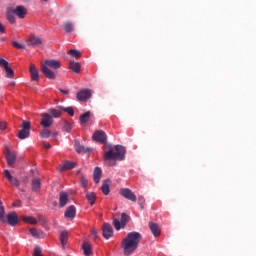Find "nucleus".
Returning <instances> with one entry per match:
<instances>
[{"label": "nucleus", "mask_w": 256, "mask_h": 256, "mask_svg": "<svg viewBox=\"0 0 256 256\" xmlns=\"http://www.w3.org/2000/svg\"><path fill=\"white\" fill-rule=\"evenodd\" d=\"M149 229L154 237H159V235H161V228H159V224L155 222H149Z\"/></svg>", "instance_id": "f3484780"}, {"label": "nucleus", "mask_w": 256, "mask_h": 256, "mask_svg": "<svg viewBox=\"0 0 256 256\" xmlns=\"http://www.w3.org/2000/svg\"><path fill=\"white\" fill-rule=\"evenodd\" d=\"M125 153H127V150L122 145H116L115 147L109 144L105 145L104 161L109 167H113L115 161H123V159H125Z\"/></svg>", "instance_id": "f257e3e1"}, {"label": "nucleus", "mask_w": 256, "mask_h": 256, "mask_svg": "<svg viewBox=\"0 0 256 256\" xmlns=\"http://www.w3.org/2000/svg\"><path fill=\"white\" fill-rule=\"evenodd\" d=\"M13 47H15V49H21V50H25V44H20L19 42H12Z\"/></svg>", "instance_id": "79ce46f5"}, {"label": "nucleus", "mask_w": 256, "mask_h": 256, "mask_svg": "<svg viewBox=\"0 0 256 256\" xmlns=\"http://www.w3.org/2000/svg\"><path fill=\"white\" fill-rule=\"evenodd\" d=\"M29 72L32 81H39V70L37 69L35 64H30Z\"/></svg>", "instance_id": "2eb2a0df"}, {"label": "nucleus", "mask_w": 256, "mask_h": 256, "mask_svg": "<svg viewBox=\"0 0 256 256\" xmlns=\"http://www.w3.org/2000/svg\"><path fill=\"white\" fill-rule=\"evenodd\" d=\"M40 137H42V139H49V137H51V131L44 129L40 132Z\"/></svg>", "instance_id": "4c0bfd02"}, {"label": "nucleus", "mask_w": 256, "mask_h": 256, "mask_svg": "<svg viewBox=\"0 0 256 256\" xmlns=\"http://www.w3.org/2000/svg\"><path fill=\"white\" fill-rule=\"evenodd\" d=\"M10 87H15V81L10 82Z\"/></svg>", "instance_id": "864d4df0"}, {"label": "nucleus", "mask_w": 256, "mask_h": 256, "mask_svg": "<svg viewBox=\"0 0 256 256\" xmlns=\"http://www.w3.org/2000/svg\"><path fill=\"white\" fill-rule=\"evenodd\" d=\"M13 207H21V201H16L13 203Z\"/></svg>", "instance_id": "603ef678"}, {"label": "nucleus", "mask_w": 256, "mask_h": 256, "mask_svg": "<svg viewBox=\"0 0 256 256\" xmlns=\"http://www.w3.org/2000/svg\"><path fill=\"white\" fill-rule=\"evenodd\" d=\"M82 249L84 251V255L89 256L93 253V251H91V244H89V242H84L82 244Z\"/></svg>", "instance_id": "c756f323"}, {"label": "nucleus", "mask_w": 256, "mask_h": 256, "mask_svg": "<svg viewBox=\"0 0 256 256\" xmlns=\"http://www.w3.org/2000/svg\"><path fill=\"white\" fill-rule=\"evenodd\" d=\"M103 174V171L100 167H96L93 172V179L95 183H99L101 181V175Z\"/></svg>", "instance_id": "b1692460"}, {"label": "nucleus", "mask_w": 256, "mask_h": 256, "mask_svg": "<svg viewBox=\"0 0 256 256\" xmlns=\"http://www.w3.org/2000/svg\"><path fill=\"white\" fill-rule=\"evenodd\" d=\"M75 150L77 151V153H92L93 152V148L85 147V146L81 145L80 143L75 144Z\"/></svg>", "instance_id": "aec40b11"}, {"label": "nucleus", "mask_w": 256, "mask_h": 256, "mask_svg": "<svg viewBox=\"0 0 256 256\" xmlns=\"http://www.w3.org/2000/svg\"><path fill=\"white\" fill-rule=\"evenodd\" d=\"M58 109L64 111L65 113H68V115H70V117H73V115H75V110L71 106L70 107L59 106Z\"/></svg>", "instance_id": "473e14b6"}, {"label": "nucleus", "mask_w": 256, "mask_h": 256, "mask_svg": "<svg viewBox=\"0 0 256 256\" xmlns=\"http://www.w3.org/2000/svg\"><path fill=\"white\" fill-rule=\"evenodd\" d=\"M57 135H59V132H54L53 133V137H57Z\"/></svg>", "instance_id": "5fc2aeb1"}, {"label": "nucleus", "mask_w": 256, "mask_h": 256, "mask_svg": "<svg viewBox=\"0 0 256 256\" xmlns=\"http://www.w3.org/2000/svg\"><path fill=\"white\" fill-rule=\"evenodd\" d=\"M113 226L116 229V231H121V229H123V224L121 223V220L117 218L113 219Z\"/></svg>", "instance_id": "c9c22d12"}, {"label": "nucleus", "mask_w": 256, "mask_h": 256, "mask_svg": "<svg viewBox=\"0 0 256 256\" xmlns=\"http://www.w3.org/2000/svg\"><path fill=\"white\" fill-rule=\"evenodd\" d=\"M102 235L104 239H111L113 237V226L109 223H104L102 226Z\"/></svg>", "instance_id": "9d476101"}, {"label": "nucleus", "mask_w": 256, "mask_h": 256, "mask_svg": "<svg viewBox=\"0 0 256 256\" xmlns=\"http://www.w3.org/2000/svg\"><path fill=\"white\" fill-rule=\"evenodd\" d=\"M60 93H62L63 95H69V89H59Z\"/></svg>", "instance_id": "09e8293b"}, {"label": "nucleus", "mask_w": 256, "mask_h": 256, "mask_svg": "<svg viewBox=\"0 0 256 256\" xmlns=\"http://www.w3.org/2000/svg\"><path fill=\"white\" fill-rule=\"evenodd\" d=\"M4 175L6 177V179L11 183V185H13L14 187H19V180L15 177H13L11 175V173L9 172V170H5L4 171Z\"/></svg>", "instance_id": "a211bd4d"}, {"label": "nucleus", "mask_w": 256, "mask_h": 256, "mask_svg": "<svg viewBox=\"0 0 256 256\" xmlns=\"http://www.w3.org/2000/svg\"><path fill=\"white\" fill-rule=\"evenodd\" d=\"M87 185H89V181L87 180V178L85 176L81 177V187H87Z\"/></svg>", "instance_id": "a18cd8bd"}, {"label": "nucleus", "mask_w": 256, "mask_h": 256, "mask_svg": "<svg viewBox=\"0 0 256 256\" xmlns=\"http://www.w3.org/2000/svg\"><path fill=\"white\" fill-rule=\"evenodd\" d=\"M6 19H7V21H9V23H11L13 25V23H15V13H13V11L7 12Z\"/></svg>", "instance_id": "e433bc0d"}, {"label": "nucleus", "mask_w": 256, "mask_h": 256, "mask_svg": "<svg viewBox=\"0 0 256 256\" xmlns=\"http://www.w3.org/2000/svg\"><path fill=\"white\" fill-rule=\"evenodd\" d=\"M33 256H43V254L41 253V247L35 246Z\"/></svg>", "instance_id": "c03bdc74"}, {"label": "nucleus", "mask_w": 256, "mask_h": 256, "mask_svg": "<svg viewBox=\"0 0 256 256\" xmlns=\"http://www.w3.org/2000/svg\"><path fill=\"white\" fill-rule=\"evenodd\" d=\"M67 169H75V163L66 161V162L61 166V170H62V171H65V170H67Z\"/></svg>", "instance_id": "f704fd0d"}, {"label": "nucleus", "mask_w": 256, "mask_h": 256, "mask_svg": "<svg viewBox=\"0 0 256 256\" xmlns=\"http://www.w3.org/2000/svg\"><path fill=\"white\" fill-rule=\"evenodd\" d=\"M69 69L74 73H79L81 71V64L79 62H70Z\"/></svg>", "instance_id": "393cba45"}, {"label": "nucleus", "mask_w": 256, "mask_h": 256, "mask_svg": "<svg viewBox=\"0 0 256 256\" xmlns=\"http://www.w3.org/2000/svg\"><path fill=\"white\" fill-rule=\"evenodd\" d=\"M12 11L14 15H17V17H19V19H25V15H27V9L24 6H17Z\"/></svg>", "instance_id": "dca6fc26"}, {"label": "nucleus", "mask_w": 256, "mask_h": 256, "mask_svg": "<svg viewBox=\"0 0 256 256\" xmlns=\"http://www.w3.org/2000/svg\"><path fill=\"white\" fill-rule=\"evenodd\" d=\"M109 185H111V180L110 179H106L103 181L102 183V186H101V190H102V193L104 195H109L110 193V188H109Z\"/></svg>", "instance_id": "5701e85b"}, {"label": "nucleus", "mask_w": 256, "mask_h": 256, "mask_svg": "<svg viewBox=\"0 0 256 256\" xmlns=\"http://www.w3.org/2000/svg\"><path fill=\"white\" fill-rule=\"evenodd\" d=\"M90 117H91V112H85L84 114H82L79 119L81 125H85L86 123H88Z\"/></svg>", "instance_id": "c85d7f7f"}, {"label": "nucleus", "mask_w": 256, "mask_h": 256, "mask_svg": "<svg viewBox=\"0 0 256 256\" xmlns=\"http://www.w3.org/2000/svg\"><path fill=\"white\" fill-rule=\"evenodd\" d=\"M42 120L40 122V125L44 127V129H48V127H51L53 125V116L49 113H43L41 114Z\"/></svg>", "instance_id": "6e6552de"}, {"label": "nucleus", "mask_w": 256, "mask_h": 256, "mask_svg": "<svg viewBox=\"0 0 256 256\" xmlns=\"http://www.w3.org/2000/svg\"><path fill=\"white\" fill-rule=\"evenodd\" d=\"M6 161L9 167H13V165H15V161H17V154H15V152H11L9 147H6Z\"/></svg>", "instance_id": "9b49d317"}, {"label": "nucleus", "mask_w": 256, "mask_h": 256, "mask_svg": "<svg viewBox=\"0 0 256 256\" xmlns=\"http://www.w3.org/2000/svg\"><path fill=\"white\" fill-rule=\"evenodd\" d=\"M6 223H8V225H11V227H15V225L19 223V220L17 218V212L9 213L6 217Z\"/></svg>", "instance_id": "ddd939ff"}, {"label": "nucleus", "mask_w": 256, "mask_h": 256, "mask_svg": "<svg viewBox=\"0 0 256 256\" xmlns=\"http://www.w3.org/2000/svg\"><path fill=\"white\" fill-rule=\"evenodd\" d=\"M76 213H77L76 208L73 205H71L66 209L64 213V217H66V219H75Z\"/></svg>", "instance_id": "6ab92c4d"}, {"label": "nucleus", "mask_w": 256, "mask_h": 256, "mask_svg": "<svg viewBox=\"0 0 256 256\" xmlns=\"http://www.w3.org/2000/svg\"><path fill=\"white\" fill-rule=\"evenodd\" d=\"M0 33H5V26L0 22Z\"/></svg>", "instance_id": "3c124183"}, {"label": "nucleus", "mask_w": 256, "mask_h": 256, "mask_svg": "<svg viewBox=\"0 0 256 256\" xmlns=\"http://www.w3.org/2000/svg\"><path fill=\"white\" fill-rule=\"evenodd\" d=\"M138 204L140 205L141 209H144V207H145V197L139 196L138 197Z\"/></svg>", "instance_id": "37998d69"}, {"label": "nucleus", "mask_w": 256, "mask_h": 256, "mask_svg": "<svg viewBox=\"0 0 256 256\" xmlns=\"http://www.w3.org/2000/svg\"><path fill=\"white\" fill-rule=\"evenodd\" d=\"M120 195H122V197L125 199H128V201H132L133 203L137 201V196L129 188H122L120 190Z\"/></svg>", "instance_id": "0eeeda50"}, {"label": "nucleus", "mask_w": 256, "mask_h": 256, "mask_svg": "<svg viewBox=\"0 0 256 256\" xmlns=\"http://www.w3.org/2000/svg\"><path fill=\"white\" fill-rule=\"evenodd\" d=\"M44 149H51V144L49 142H43Z\"/></svg>", "instance_id": "8fccbe9b"}, {"label": "nucleus", "mask_w": 256, "mask_h": 256, "mask_svg": "<svg viewBox=\"0 0 256 256\" xmlns=\"http://www.w3.org/2000/svg\"><path fill=\"white\" fill-rule=\"evenodd\" d=\"M43 1H47V0H43Z\"/></svg>", "instance_id": "6e6d98bb"}, {"label": "nucleus", "mask_w": 256, "mask_h": 256, "mask_svg": "<svg viewBox=\"0 0 256 256\" xmlns=\"http://www.w3.org/2000/svg\"><path fill=\"white\" fill-rule=\"evenodd\" d=\"M0 223H7V218L5 217V206H3V202L0 200Z\"/></svg>", "instance_id": "a878e982"}, {"label": "nucleus", "mask_w": 256, "mask_h": 256, "mask_svg": "<svg viewBox=\"0 0 256 256\" xmlns=\"http://www.w3.org/2000/svg\"><path fill=\"white\" fill-rule=\"evenodd\" d=\"M69 203V195L67 192H60L59 193V207L63 209V207H66V205Z\"/></svg>", "instance_id": "4468645a"}, {"label": "nucleus", "mask_w": 256, "mask_h": 256, "mask_svg": "<svg viewBox=\"0 0 256 256\" xmlns=\"http://www.w3.org/2000/svg\"><path fill=\"white\" fill-rule=\"evenodd\" d=\"M62 129L63 131H66V133H71V129H72L71 123L64 122Z\"/></svg>", "instance_id": "a19ab883"}, {"label": "nucleus", "mask_w": 256, "mask_h": 256, "mask_svg": "<svg viewBox=\"0 0 256 256\" xmlns=\"http://www.w3.org/2000/svg\"><path fill=\"white\" fill-rule=\"evenodd\" d=\"M62 29L65 31V33H71L73 31V23L66 22L62 25Z\"/></svg>", "instance_id": "72a5a7b5"}, {"label": "nucleus", "mask_w": 256, "mask_h": 256, "mask_svg": "<svg viewBox=\"0 0 256 256\" xmlns=\"http://www.w3.org/2000/svg\"><path fill=\"white\" fill-rule=\"evenodd\" d=\"M61 111L62 110H60L58 106L57 109H54V108L49 109L48 113H50V115L54 117V119H59V117H61Z\"/></svg>", "instance_id": "bb28decb"}, {"label": "nucleus", "mask_w": 256, "mask_h": 256, "mask_svg": "<svg viewBox=\"0 0 256 256\" xmlns=\"http://www.w3.org/2000/svg\"><path fill=\"white\" fill-rule=\"evenodd\" d=\"M142 239L143 236H141V233L139 232L128 233L121 243L124 255H133V253H135L136 249L139 247V243H141Z\"/></svg>", "instance_id": "f03ea898"}, {"label": "nucleus", "mask_w": 256, "mask_h": 256, "mask_svg": "<svg viewBox=\"0 0 256 256\" xmlns=\"http://www.w3.org/2000/svg\"><path fill=\"white\" fill-rule=\"evenodd\" d=\"M69 239V234L67 232H62L60 234V242L62 247H65V245H67V240Z\"/></svg>", "instance_id": "2f4dec72"}, {"label": "nucleus", "mask_w": 256, "mask_h": 256, "mask_svg": "<svg viewBox=\"0 0 256 256\" xmlns=\"http://www.w3.org/2000/svg\"><path fill=\"white\" fill-rule=\"evenodd\" d=\"M86 199L89 201L90 205H95V201H97V195L95 192H89L86 194Z\"/></svg>", "instance_id": "cd10ccee"}, {"label": "nucleus", "mask_w": 256, "mask_h": 256, "mask_svg": "<svg viewBox=\"0 0 256 256\" xmlns=\"http://www.w3.org/2000/svg\"><path fill=\"white\" fill-rule=\"evenodd\" d=\"M0 67H3L6 72L7 79H14L15 71L9 66V62L3 58H0Z\"/></svg>", "instance_id": "39448f33"}, {"label": "nucleus", "mask_w": 256, "mask_h": 256, "mask_svg": "<svg viewBox=\"0 0 256 256\" xmlns=\"http://www.w3.org/2000/svg\"><path fill=\"white\" fill-rule=\"evenodd\" d=\"M28 47H39L43 45V39L39 36L31 35L27 40Z\"/></svg>", "instance_id": "1a4fd4ad"}, {"label": "nucleus", "mask_w": 256, "mask_h": 256, "mask_svg": "<svg viewBox=\"0 0 256 256\" xmlns=\"http://www.w3.org/2000/svg\"><path fill=\"white\" fill-rule=\"evenodd\" d=\"M31 135V122L22 121L21 130L18 131V138L27 139Z\"/></svg>", "instance_id": "20e7f679"}, {"label": "nucleus", "mask_w": 256, "mask_h": 256, "mask_svg": "<svg viewBox=\"0 0 256 256\" xmlns=\"http://www.w3.org/2000/svg\"><path fill=\"white\" fill-rule=\"evenodd\" d=\"M91 90L89 89H84L80 92L77 93V99L78 101H87L88 99H91Z\"/></svg>", "instance_id": "f8f14e48"}, {"label": "nucleus", "mask_w": 256, "mask_h": 256, "mask_svg": "<svg viewBox=\"0 0 256 256\" xmlns=\"http://www.w3.org/2000/svg\"><path fill=\"white\" fill-rule=\"evenodd\" d=\"M32 191L39 193L41 191V179L35 178L32 180Z\"/></svg>", "instance_id": "4be33fe9"}, {"label": "nucleus", "mask_w": 256, "mask_h": 256, "mask_svg": "<svg viewBox=\"0 0 256 256\" xmlns=\"http://www.w3.org/2000/svg\"><path fill=\"white\" fill-rule=\"evenodd\" d=\"M5 129H7V123H5V122H0V130H1V131H5Z\"/></svg>", "instance_id": "de8ad7c7"}, {"label": "nucleus", "mask_w": 256, "mask_h": 256, "mask_svg": "<svg viewBox=\"0 0 256 256\" xmlns=\"http://www.w3.org/2000/svg\"><path fill=\"white\" fill-rule=\"evenodd\" d=\"M23 221H25V223H29L30 225H37V219L33 217H24Z\"/></svg>", "instance_id": "58836bf2"}, {"label": "nucleus", "mask_w": 256, "mask_h": 256, "mask_svg": "<svg viewBox=\"0 0 256 256\" xmlns=\"http://www.w3.org/2000/svg\"><path fill=\"white\" fill-rule=\"evenodd\" d=\"M29 232H30V235H32V237H34L35 239H44L45 238V233H43V231H41V230L31 228L29 230Z\"/></svg>", "instance_id": "412c9836"}, {"label": "nucleus", "mask_w": 256, "mask_h": 256, "mask_svg": "<svg viewBox=\"0 0 256 256\" xmlns=\"http://www.w3.org/2000/svg\"><path fill=\"white\" fill-rule=\"evenodd\" d=\"M92 139L96 143H107V134L103 130H97L94 132Z\"/></svg>", "instance_id": "423d86ee"}, {"label": "nucleus", "mask_w": 256, "mask_h": 256, "mask_svg": "<svg viewBox=\"0 0 256 256\" xmlns=\"http://www.w3.org/2000/svg\"><path fill=\"white\" fill-rule=\"evenodd\" d=\"M60 69L61 63L58 60H45L44 64H41V71L47 79H55V72L51 69Z\"/></svg>", "instance_id": "7ed1b4c3"}, {"label": "nucleus", "mask_w": 256, "mask_h": 256, "mask_svg": "<svg viewBox=\"0 0 256 256\" xmlns=\"http://www.w3.org/2000/svg\"><path fill=\"white\" fill-rule=\"evenodd\" d=\"M91 235L94 239H98L99 238V234L97 233L96 229H93L91 232Z\"/></svg>", "instance_id": "49530a36"}, {"label": "nucleus", "mask_w": 256, "mask_h": 256, "mask_svg": "<svg viewBox=\"0 0 256 256\" xmlns=\"http://www.w3.org/2000/svg\"><path fill=\"white\" fill-rule=\"evenodd\" d=\"M129 215H127V213H122L121 214V220L120 223H122V229H125L127 223H129Z\"/></svg>", "instance_id": "7c9ffc66"}, {"label": "nucleus", "mask_w": 256, "mask_h": 256, "mask_svg": "<svg viewBox=\"0 0 256 256\" xmlns=\"http://www.w3.org/2000/svg\"><path fill=\"white\" fill-rule=\"evenodd\" d=\"M68 53L71 57H76V58L81 57V52H79V50L72 49Z\"/></svg>", "instance_id": "ea45409f"}]
</instances>
